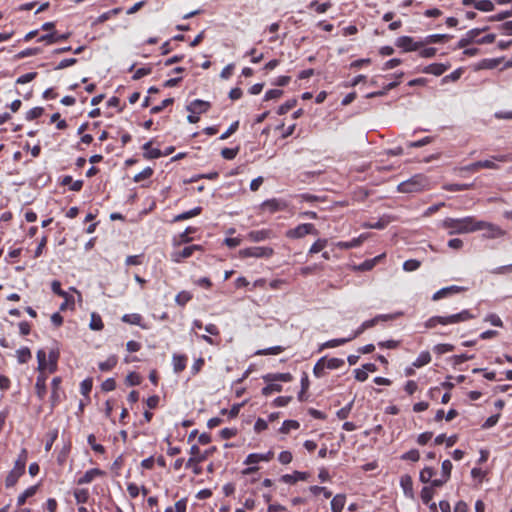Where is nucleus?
Masks as SVG:
<instances>
[{"label":"nucleus","mask_w":512,"mask_h":512,"mask_svg":"<svg viewBox=\"0 0 512 512\" xmlns=\"http://www.w3.org/2000/svg\"><path fill=\"white\" fill-rule=\"evenodd\" d=\"M349 341H351V338L332 339V340H329V341L323 343L320 347V350H323L326 348H335V347L341 346Z\"/></svg>","instance_id":"50"},{"label":"nucleus","mask_w":512,"mask_h":512,"mask_svg":"<svg viewBox=\"0 0 512 512\" xmlns=\"http://www.w3.org/2000/svg\"><path fill=\"white\" fill-rule=\"evenodd\" d=\"M121 11H122V9L120 7H118V8L109 10L107 12H104L97 18L96 23H104V22L108 21L110 18H112L113 16L118 15Z\"/></svg>","instance_id":"57"},{"label":"nucleus","mask_w":512,"mask_h":512,"mask_svg":"<svg viewBox=\"0 0 512 512\" xmlns=\"http://www.w3.org/2000/svg\"><path fill=\"white\" fill-rule=\"evenodd\" d=\"M273 254V248L262 246L249 247L239 251L240 258H270Z\"/></svg>","instance_id":"9"},{"label":"nucleus","mask_w":512,"mask_h":512,"mask_svg":"<svg viewBox=\"0 0 512 512\" xmlns=\"http://www.w3.org/2000/svg\"><path fill=\"white\" fill-rule=\"evenodd\" d=\"M264 382H291L293 376L291 373H268L262 377Z\"/></svg>","instance_id":"23"},{"label":"nucleus","mask_w":512,"mask_h":512,"mask_svg":"<svg viewBox=\"0 0 512 512\" xmlns=\"http://www.w3.org/2000/svg\"><path fill=\"white\" fill-rule=\"evenodd\" d=\"M346 503V495L345 494H336L331 500V510L332 512H342Z\"/></svg>","instance_id":"31"},{"label":"nucleus","mask_w":512,"mask_h":512,"mask_svg":"<svg viewBox=\"0 0 512 512\" xmlns=\"http://www.w3.org/2000/svg\"><path fill=\"white\" fill-rule=\"evenodd\" d=\"M195 252H204V247L198 244L185 246L183 249H175L171 254V261L174 263H181L194 255Z\"/></svg>","instance_id":"6"},{"label":"nucleus","mask_w":512,"mask_h":512,"mask_svg":"<svg viewBox=\"0 0 512 512\" xmlns=\"http://www.w3.org/2000/svg\"><path fill=\"white\" fill-rule=\"evenodd\" d=\"M37 361H38V367L37 370L39 372L36 383H35V390L36 395L40 400H43L47 394V387H46V381H47V375L45 373L47 368V362H46V352L44 350H38L37 351Z\"/></svg>","instance_id":"3"},{"label":"nucleus","mask_w":512,"mask_h":512,"mask_svg":"<svg viewBox=\"0 0 512 512\" xmlns=\"http://www.w3.org/2000/svg\"><path fill=\"white\" fill-rule=\"evenodd\" d=\"M432 360L431 354L429 351H422L415 361L412 363L413 367L421 368L427 364H429Z\"/></svg>","instance_id":"38"},{"label":"nucleus","mask_w":512,"mask_h":512,"mask_svg":"<svg viewBox=\"0 0 512 512\" xmlns=\"http://www.w3.org/2000/svg\"><path fill=\"white\" fill-rule=\"evenodd\" d=\"M400 486L404 492V495L408 498L414 497L413 480L408 474L402 475L400 478Z\"/></svg>","instance_id":"24"},{"label":"nucleus","mask_w":512,"mask_h":512,"mask_svg":"<svg viewBox=\"0 0 512 512\" xmlns=\"http://www.w3.org/2000/svg\"><path fill=\"white\" fill-rule=\"evenodd\" d=\"M465 290H466L465 287H461V286H457V285H452V286L444 287V288L436 291L433 294L432 300L433 301H438L440 299H443V298L449 297L451 295L463 292Z\"/></svg>","instance_id":"15"},{"label":"nucleus","mask_w":512,"mask_h":512,"mask_svg":"<svg viewBox=\"0 0 512 512\" xmlns=\"http://www.w3.org/2000/svg\"><path fill=\"white\" fill-rule=\"evenodd\" d=\"M328 245V240L325 238L317 239L310 247L308 254H316L321 252Z\"/></svg>","instance_id":"48"},{"label":"nucleus","mask_w":512,"mask_h":512,"mask_svg":"<svg viewBox=\"0 0 512 512\" xmlns=\"http://www.w3.org/2000/svg\"><path fill=\"white\" fill-rule=\"evenodd\" d=\"M197 231V229L195 227H192V226H189L187 227L184 232H182L178 239L174 238L173 239V246L174 247H177V246H180L182 244H186V243H190L192 241V237L190 236V234H193Z\"/></svg>","instance_id":"26"},{"label":"nucleus","mask_w":512,"mask_h":512,"mask_svg":"<svg viewBox=\"0 0 512 512\" xmlns=\"http://www.w3.org/2000/svg\"><path fill=\"white\" fill-rule=\"evenodd\" d=\"M476 231L484 230L483 237L487 239H495L505 236L506 231L500 226L490 222L478 220L476 222Z\"/></svg>","instance_id":"7"},{"label":"nucleus","mask_w":512,"mask_h":512,"mask_svg":"<svg viewBox=\"0 0 512 512\" xmlns=\"http://www.w3.org/2000/svg\"><path fill=\"white\" fill-rule=\"evenodd\" d=\"M421 266V262L416 259H409L403 263V269L407 272L417 270Z\"/></svg>","instance_id":"64"},{"label":"nucleus","mask_w":512,"mask_h":512,"mask_svg":"<svg viewBox=\"0 0 512 512\" xmlns=\"http://www.w3.org/2000/svg\"><path fill=\"white\" fill-rule=\"evenodd\" d=\"M492 160H480L479 165L480 169H498L499 166L495 163L498 162H508L511 160V157L507 154H498L491 156Z\"/></svg>","instance_id":"14"},{"label":"nucleus","mask_w":512,"mask_h":512,"mask_svg":"<svg viewBox=\"0 0 512 512\" xmlns=\"http://www.w3.org/2000/svg\"><path fill=\"white\" fill-rule=\"evenodd\" d=\"M486 30H488V27H484V28H474V29H471L469 30L465 36L471 41V43H477V40L479 38H477L482 32H485Z\"/></svg>","instance_id":"61"},{"label":"nucleus","mask_w":512,"mask_h":512,"mask_svg":"<svg viewBox=\"0 0 512 512\" xmlns=\"http://www.w3.org/2000/svg\"><path fill=\"white\" fill-rule=\"evenodd\" d=\"M261 207L263 210L268 211L269 213H275L285 210L287 208V204L282 200L273 198L264 201Z\"/></svg>","instance_id":"17"},{"label":"nucleus","mask_w":512,"mask_h":512,"mask_svg":"<svg viewBox=\"0 0 512 512\" xmlns=\"http://www.w3.org/2000/svg\"><path fill=\"white\" fill-rule=\"evenodd\" d=\"M451 67L450 63H432L423 69L424 73L441 76Z\"/></svg>","instance_id":"22"},{"label":"nucleus","mask_w":512,"mask_h":512,"mask_svg":"<svg viewBox=\"0 0 512 512\" xmlns=\"http://www.w3.org/2000/svg\"><path fill=\"white\" fill-rule=\"evenodd\" d=\"M192 298L193 295L191 294V292L183 290L176 295L175 302L179 306L184 307Z\"/></svg>","instance_id":"49"},{"label":"nucleus","mask_w":512,"mask_h":512,"mask_svg":"<svg viewBox=\"0 0 512 512\" xmlns=\"http://www.w3.org/2000/svg\"><path fill=\"white\" fill-rule=\"evenodd\" d=\"M309 491L314 495L317 496L319 494H323V496L328 499L332 496V492L328 490L326 487L323 486H317L313 485L309 487Z\"/></svg>","instance_id":"56"},{"label":"nucleus","mask_w":512,"mask_h":512,"mask_svg":"<svg viewBox=\"0 0 512 512\" xmlns=\"http://www.w3.org/2000/svg\"><path fill=\"white\" fill-rule=\"evenodd\" d=\"M332 3L330 1L319 3L318 1L314 0L309 3L308 8L313 9L317 14H323L326 13L329 8H331Z\"/></svg>","instance_id":"40"},{"label":"nucleus","mask_w":512,"mask_h":512,"mask_svg":"<svg viewBox=\"0 0 512 512\" xmlns=\"http://www.w3.org/2000/svg\"><path fill=\"white\" fill-rule=\"evenodd\" d=\"M271 231L267 229L251 231L248 237L251 241L260 242L270 238Z\"/></svg>","instance_id":"34"},{"label":"nucleus","mask_w":512,"mask_h":512,"mask_svg":"<svg viewBox=\"0 0 512 512\" xmlns=\"http://www.w3.org/2000/svg\"><path fill=\"white\" fill-rule=\"evenodd\" d=\"M142 149L144 150L143 157L145 159H158L162 157V151L158 148H152V142L148 141L143 146Z\"/></svg>","instance_id":"28"},{"label":"nucleus","mask_w":512,"mask_h":512,"mask_svg":"<svg viewBox=\"0 0 512 512\" xmlns=\"http://www.w3.org/2000/svg\"><path fill=\"white\" fill-rule=\"evenodd\" d=\"M201 212H202V207L197 206L189 211H185L183 213L176 215L173 218L172 222H181V221L196 217V216L200 215Z\"/></svg>","instance_id":"30"},{"label":"nucleus","mask_w":512,"mask_h":512,"mask_svg":"<svg viewBox=\"0 0 512 512\" xmlns=\"http://www.w3.org/2000/svg\"><path fill=\"white\" fill-rule=\"evenodd\" d=\"M105 476V471L99 468H92L87 470L82 477L77 480L78 485H84L91 483L97 477Z\"/></svg>","instance_id":"19"},{"label":"nucleus","mask_w":512,"mask_h":512,"mask_svg":"<svg viewBox=\"0 0 512 512\" xmlns=\"http://www.w3.org/2000/svg\"><path fill=\"white\" fill-rule=\"evenodd\" d=\"M300 428V423L296 420H285L279 429L282 434H288L291 430H297Z\"/></svg>","instance_id":"44"},{"label":"nucleus","mask_w":512,"mask_h":512,"mask_svg":"<svg viewBox=\"0 0 512 512\" xmlns=\"http://www.w3.org/2000/svg\"><path fill=\"white\" fill-rule=\"evenodd\" d=\"M89 327L91 330H94V331H101L104 328V323L99 314H97L95 312L91 314V320H90Z\"/></svg>","instance_id":"46"},{"label":"nucleus","mask_w":512,"mask_h":512,"mask_svg":"<svg viewBox=\"0 0 512 512\" xmlns=\"http://www.w3.org/2000/svg\"><path fill=\"white\" fill-rule=\"evenodd\" d=\"M429 180L422 174H416L410 179L401 182L397 189L401 193H417L429 189Z\"/></svg>","instance_id":"5"},{"label":"nucleus","mask_w":512,"mask_h":512,"mask_svg":"<svg viewBox=\"0 0 512 512\" xmlns=\"http://www.w3.org/2000/svg\"><path fill=\"white\" fill-rule=\"evenodd\" d=\"M452 38L453 36L449 34H431L426 36L424 40H422V42L424 43L425 46L428 44L448 42Z\"/></svg>","instance_id":"29"},{"label":"nucleus","mask_w":512,"mask_h":512,"mask_svg":"<svg viewBox=\"0 0 512 512\" xmlns=\"http://www.w3.org/2000/svg\"><path fill=\"white\" fill-rule=\"evenodd\" d=\"M384 257H385V254H382V255H378V256L374 257L373 259L365 260L364 262H362L361 264H359L356 267V270H358V271L372 270L374 268V266L380 261V259H382Z\"/></svg>","instance_id":"35"},{"label":"nucleus","mask_w":512,"mask_h":512,"mask_svg":"<svg viewBox=\"0 0 512 512\" xmlns=\"http://www.w3.org/2000/svg\"><path fill=\"white\" fill-rule=\"evenodd\" d=\"M285 351V347L283 346H273L270 348L260 349L255 352V355L258 356H266V355H278Z\"/></svg>","instance_id":"47"},{"label":"nucleus","mask_w":512,"mask_h":512,"mask_svg":"<svg viewBox=\"0 0 512 512\" xmlns=\"http://www.w3.org/2000/svg\"><path fill=\"white\" fill-rule=\"evenodd\" d=\"M477 218L475 216H465L462 218H445L441 227L448 231L449 235L466 234L476 232Z\"/></svg>","instance_id":"1"},{"label":"nucleus","mask_w":512,"mask_h":512,"mask_svg":"<svg viewBox=\"0 0 512 512\" xmlns=\"http://www.w3.org/2000/svg\"><path fill=\"white\" fill-rule=\"evenodd\" d=\"M435 488H437L436 486H433V484L431 483L430 486H424L420 492V497H421V500L424 504H429L433 497H434V494H435Z\"/></svg>","instance_id":"37"},{"label":"nucleus","mask_w":512,"mask_h":512,"mask_svg":"<svg viewBox=\"0 0 512 512\" xmlns=\"http://www.w3.org/2000/svg\"><path fill=\"white\" fill-rule=\"evenodd\" d=\"M259 462H262V460L259 457V453L249 454L244 460V464L248 465V467L242 471V474L251 475L253 473H256L259 470V467L256 466V464H258Z\"/></svg>","instance_id":"16"},{"label":"nucleus","mask_w":512,"mask_h":512,"mask_svg":"<svg viewBox=\"0 0 512 512\" xmlns=\"http://www.w3.org/2000/svg\"><path fill=\"white\" fill-rule=\"evenodd\" d=\"M366 239H367V235L361 234L358 237L353 238L350 241H339L335 244V246L339 249H344V250L357 248V247L361 246Z\"/></svg>","instance_id":"20"},{"label":"nucleus","mask_w":512,"mask_h":512,"mask_svg":"<svg viewBox=\"0 0 512 512\" xmlns=\"http://www.w3.org/2000/svg\"><path fill=\"white\" fill-rule=\"evenodd\" d=\"M453 465L450 460H444L441 466L442 477L432 481L433 486L442 487L451 477Z\"/></svg>","instance_id":"13"},{"label":"nucleus","mask_w":512,"mask_h":512,"mask_svg":"<svg viewBox=\"0 0 512 512\" xmlns=\"http://www.w3.org/2000/svg\"><path fill=\"white\" fill-rule=\"evenodd\" d=\"M27 459L28 451L26 448H22L14 463L13 469L6 476L5 486L7 488L14 487L19 478L25 473Z\"/></svg>","instance_id":"4"},{"label":"nucleus","mask_w":512,"mask_h":512,"mask_svg":"<svg viewBox=\"0 0 512 512\" xmlns=\"http://www.w3.org/2000/svg\"><path fill=\"white\" fill-rule=\"evenodd\" d=\"M93 387L92 378H86L80 383V392L83 396L88 397Z\"/></svg>","instance_id":"59"},{"label":"nucleus","mask_w":512,"mask_h":512,"mask_svg":"<svg viewBox=\"0 0 512 512\" xmlns=\"http://www.w3.org/2000/svg\"><path fill=\"white\" fill-rule=\"evenodd\" d=\"M435 474V469L427 466L420 471L419 479L422 483H431L433 481L432 478L435 476Z\"/></svg>","instance_id":"41"},{"label":"nucleus","mask_w":512,"mask_h":512,"mask_svg":"<svg viewBox=\"0 0 512 512\" xmlns=\"http://www.w3.org/2000/svg\"><path fill=\"white\" fill-rule=\"evenodd\" d=\"M51 290L53 291V293H55L56 295L66 299L67 301L69 299H71L73 301V296L69 295L66 291H64L62 288H61V282L58 281V280H53L51 282Z\"/></svg>","instance_id":"43"},{"label":"nucleus","mask_w":512,"mask_h":512,"mask_svg":"<svg viewBox=\"0 0 512 512\" xmlns=\"http://www.w3.org/2000/svg\"><path fill=\"white\" fill-rule=\"evenodd\" d=\"M318 230L312 223H302L295 228L289 229L285 232V236L289 239H300L306 235H318Z\"/></svg>","instance_id":"8"},{"label":"nucleus","mask_w":512,"mask_h":512,"mask_svg":"<svg viewBox=\"0 0 512 512\" xmlns=\"http://www.w3.org/2000/svg\"><path fill=\"white\" fill-rule=\"evenodd\" d=\"M297 101L295 99L287 100L285 103L279 106L277 113L279 115H284L288 113L292 108L295 107Z\"/></svg>","instance_id":"63"},{"label":"nucleus","mask_w":512,"mask_h":512,"mask_svg":"<svg viewBox=\"0 0 512 512\" xmlns=\"http://www.w3.org/2000/svg\"><path fill=\"white\" fill-rule=\"evenodd\" d=\"M142 382V377L139 373L137 372H130L127 376H126V379H125V383L128 385V386H138L140 385Z\"/></svg>","instance_id":"55"},{"label":"nucleus","mask_w":512,"mask_h":512,"mask_svg":"<svg viewBox=\"0 0 512 512\" xmlns=\"http://www.w3.org/2000/svg\"><path fill=\"white\" fill-rule=\"evenodd\" d=\"M215 450L216 448L212 447L201 452L200 448L197 445H192L190 448L191 457L187 460L186 467H192L194 463L204 462L213 454Z\"/></svg>","instance_id":"10"},{"label":"nucleus","mask_w":512,"mask_h":512,"mask_svg":"<svg viewBox=\"0 0 512 512\" xmlns=\"http://www.w3.org/2000/svg\"><path fill=\"white\" fill-rule=\"evenodd\" d=\"M121 320L124 323L140 326L142 329H147V325L143 323V316L139 313L125 314Z\"/></svg>","instance_id":"27"},{"label":"nucleus","mask_w":512,"mask_h":512,"mask_svg":"<svg viewBox=\"0 0 512 512\" xmlns=\"http://www.w3.org/2000/svg\"><path fill=\"white\" fill-rule=\"evenodd\" d=\"M476 316L471 313L470 310L464 309L456 314H451L447 316H432L429 319H427L424 323V326L426 329H433L437 325H452V324H458L461 322H466L471 319H474Z\"/></svg>","instance_id":"2"},{"label":"nucleus","mask_w":512,"mask_h":512,"mask_svg":"<svg viewBox=\"0 0 512 512\" xmlns=\"http://www.w3.org/2000/svg\"><path fill=\"white\" fill-rule=\"evenodd\" d=\"M60 185L62 186H68L69 185V189L71 191H74V192H79L82 190L83 188V185H84V181L83 180H76V181H73V178L72 176L70 175H65L61 178L60 180Z\"/></svg>","instance_id":"25"},{"label":"nucleus","mask_w":512,"mask_h":512,"mask_svg":"<svg viewBox=\"0 0 512 512\" xmlns=\"http://www.w3.org/2000/svg\"><path fill=\"white\" fill-rule=\"evenodd\" d=\"M37 490H38L37 485L28 487L22 494H20L18 496L17 505L19 507L23 506L28 498H30L36 494Z\"/></svg>","instance_id":"39"},{"label":"nucleus","mask_w":512,"mask_h":512,"mask_svg":"<svg viewBox=\"0 0 512 512\" xmlns=\"http://www.w3.org/2000/svg\"><path fill=\"white\" fill-rule=\"evenodd\" d=\"M40 52H41V49L38 48V47H36V48H27V49H24V50L20 51L19 53H17L14 56V59L15 60H20V59H23V58H26V57L37 55Z\"/></svg>","instance_id":"53"},{"label":"nucleus","mask_w":512,"mask_h":512,"mask_svg":"<svg viewBox=\"0 0 512 512\" xmlns=\"http://www.w3.org/2000/svg\"><path fill=\"white\" fill-rule=\"evenodd\" d=\"M239 151V146H236L235 148H223L221 150V156L226 160H233L238 155Z\"/></svg>","instance_id":"60"},{"label":"nucleus","mask_w":512,"mask_h":512,"mask_svg":"<svg viewBox=\"0 0 512 512\" xmlns=\"http://www.w3.org/2000/svg\"><path fill=\"white\" fill-rule=\"evenodd\" d=\"M118 363V358L116 355H110L105 361L99 362L98 368L102 372H108L113 370Z\"/></svg>","instance_id":"32"},{"label":"nucleus","mask_w":512,"mask_h":512,"mask_svg":"<svg viewBox=\"0 0 512 512\" xmlns=\"http://www.w3.org/2000/svg\"><path fill=\"white\" fill-rule=\"evenodd\" d=\"M153 173H154V171L151 167H146L145 169H143L141 172L137 173L133 177V181L136 183H139L143 180L150 178L153 175Z\"/></svg>","instance_id":"58"},{"label":"nucleus","mask_w":512,"mask_h":512,"mask_svg":"<svg viewBox=\"0 0 512 512\" xmlns=\"http://www.w3.org/2000/svg\"><path fill=\"white\" fill-rule=\"evenodd\" d=\"M58 359H59V352L55 350H51L48 355V361L47 362V368L50 373H54L57 371L58 368Z\"/></svg>","instance_id":"33"},{"label":"nucleus","mask_w":512,"mask_h":512,"mask_svg":"<svg viewBox=\"0 0 512 512\" xmlns=\"http://www.w3.org/2000/svg\"><path fill=\"white\" fill-rule=\"evenodd\" d=\"M395 45L403 52L418 51L420 48L424 47V43L422 41H415L411 36L398 37L395 41Z\"/></svg>","instance_id":"11"},{"label":"nucleus","mask_w":512,"mask_h":512,"mask_svg":"<svg viewBox=\"0 0 512 512\" xmlns=\"http://www.w3.org/2000/svg\"><path fill=\"white\" fill-rule=\"evenodd\" d=\"M268 384L262 388L261 393L263 396H270L275 392H281L283 387L281 384L275 382H267Z\"/></svg>","instance_id":"45"},{"label":"nucleus","mask_w":512,"mask_h":512,"mask_svg":"<svg viewBox=\"0 0 512 512\" xmlns=\"http://www.w3.org/2000/svg\"><path fill=\"white\" fill-rule=\"evenodd\" d=\"M210 108V102L201 99H195L187 106V110L192 114H203L206 113Z\"/></svg>","instance_id":"18"},{"label":"nucleus","mask_w":512,"mask_h":512,"mask_svg":"<svg viewBox=\"0 0 512 512\" xmlns=\"http://www.w3.org/2000/svg\"><path fill=\"white\" fill-rule=\"evenodd\" d=\"M74 497L78 504L87 503L89 499V491L88 489H76L74 491Z\"/></svg>","instance_id":"54"},{"label":"nucleus","mask_w":512,"mask_h":512,"mask_svg":"<svg viewBox=\"0 0 512 512\" xmlns=\"http://www.w3.org/2000/svg\"><path fill=\"white\" fill-rule=\"evenodd\" d=\"M389 223H390V218L388 216H383L376 222L363 223L362 227L368 228V229H384Z\"/></svg>","instance_id":"36"},{"label":"nucleus","mask_w":512,"mask_h":512,"mask_svg":"<svg viewBox=\"0 0 512 512\" xmlns=\"http://www.w3.org/2000/svg\"><path fill=\"white\" fill-rule=\"evenodd\" d=\"M62 378L57 376L52 379V389H51V396H50V402L51 407L54 408L58 406L65 398L66 394L65 391L61 388Z\"/></svg>","instance_id":"12"},{"label":"nucleus","mask_w":512,"mask_h":512,"mask_svg":"<svg viewBox=\"0 0 512 512\" xmlns=\"http://www.w3.org/2000/svg\"><path fill=\"white\" fill-rule=\"evenodd\" d=\"M326 369L324 359L321 357L314 365L313 374L316 378H322L326 374Z\"/></svg>","instance_id":"52"},{"label":"nucleus","mask_w":512,"mask_h":512,"mask_svg":"<svg viewBox=\"0 0 512 512\" xmlns=\"http://www.w3.org/2000/svg\"><path fill=\"white\" fill-rule=\"evenodd\" d=\"M187 362V355L174 353L172 356V366L174 373L179 374L183 372L186 369Z\"/></svg>","instance_id":"21"},{"label":"nucleus","mask_w":512,"mask_h":512,"mask_svg":"<svg viewBox=\"0 0 512 512\" xmlns=\"http://www.w3.org/2000/svg\"><path fill=\"white\" fill-rule=\"evenodd\" d=\"M16 353H17L18 362L20 364L27 363L32 357L31 351L28 347H23V348L17 350Z\"/></svg>","instance_id":"51"},{"label":"nucleus","mask_w":512,"mask_h":512,"mask_svg":"<svg viewBox=\"0 0 512 512\" xmlns=\"http://www.w3.org/2000/svg\"><path fill=\"white\" fill-rule=\"evenodd\" d=\"M325 362V366L329 370H336L344 366L345 361L341 358H327L326 356L322 357Z\"/></svg>","instance_id":"42"},{"label":"nucleus","mask_w":512,"mask_h":512,"mask_svg":"<svg viewBox=\"0 0 512 512\" xmlns=\"http://www.w3.org/2000/svg\"><path fill=\"white\" fill-rule=\"evenodd\" d=\"M494 4L490 0H479L476 3V9L482 12H490L494 10Z\"/></svg>","instance_id":"62"}]
</instances>
